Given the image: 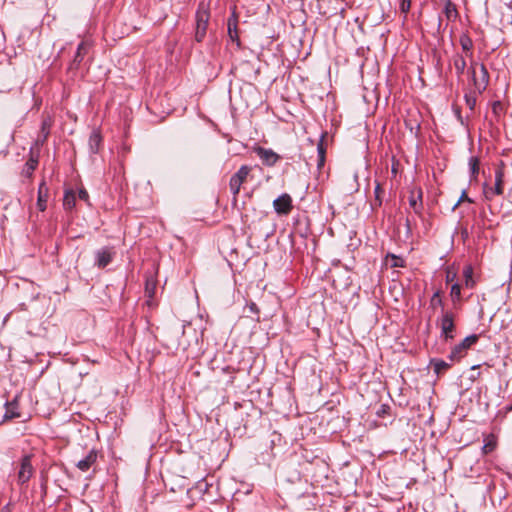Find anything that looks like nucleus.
I'll return each mask as SVG.
<instances>
[{"label":"nucleus","mask_w":512,"mask_h":512,"mask_svg":"<svg viewBox=\"0 0 512 512\" xmlns=\"http://www.w3.org/2000/svg\"><path fill=\"white\" fill-rule=\"evenodd\" d=\"M452 62H453V66L456 71V74H457L458 78L460 79L465 71L466 66H467L466 60L462 55L457 54L452 58Z\"/></svg>","instance_id":"f3484780"},{"label":"nucleus","mask_w":512,"mask_h":512,"mask_svg":"<svg viewBox=\"0 0 512 512\" xmlns=\"http://www.w3.org/2000/svg\"><path fill=\"white\" fill-rule=\"evenodd\" d=\"M497 446V439L494 435L490 434L484 439L482 451L484 454H489L495 450Z\"/></svg>","instance_id":"4be33fe9"},{"label":"nucleus","mask_w":512,"mask_h":512,"mask_svg":"<svg viewBox=\"0 0 512 512\" xmlns=\"http://www.w3.org/2000/svg\"><path fill=\"white\" fill-rule=\"evenodd\" d=\"M451 298L454 302L460 301L461 299V286L458 283H454L451 287L450 292Z\"/></svg>","instance_id":"bb28decb"},{"label":"nucleus","mask_w":512,"mask_h":512,"mask_svg":"<svg viewBox=\"0 0 512 512\" xmlns=\"http://www.w3.org/2000/svg\"><path fill=\"white\" fill-rule=\"evenodd\" d=\"M115 251L112 247H103L95 252V265L99 268L106 267L113 259Z\"/></svg>","instance_id":"6e6552de"},{"label":"nucleus","mask_w":512,"mask_h":512,"mask_svg":"<svg viewBox=\"0 0 512 512\" xmlns=\"http://www.w3.org/2000/svg\"><path fill=\"white\" fill-rule=\"evenodd\" d=\"M479 337L476 334H472L463 339L459 344L453 347L449 354V359L451 361H459L464 357L468 349L477 343Z\"/></svg>","instance_id":"7ed1b4c3"},{"label":"nucleus","mask_w":512,"mask_h":512,"mask_svg":"<svg viewBox=\"0 0 512 512\" xmlns=\"http://www.w3.org/2000/svg\"><path fill=\"white\" fill-rule=\"evenodd\" d=\"M468 75L471 79L475 92L482 94L489 83V73L485 65L472 61L468 69Z\"/></svg>","instance_id":"f257e3e1"},{"label":"nucleus","mask_w":512,"mask_h":512,"mask_svg":"<svg viewBox=\"0 0 512 512\" xmlns=\"http://www.w3.org/2000/svg\"><path fill=\"white\" fill-rule=\"evenodd\" d=\"M317 150H318V155H319L318 166L320 167V166H323V164H324L325 150H324L322 144L318 145Z\"/></svg>","instance_id":"c756f323"},{"label":"nucleus","mask_w":512,"mask_h":512,"mask_svg":"<svg viewBox=\"0 0 512 512\" xmlns=\"http://www.w3.org/2000/svg\"><path fill=\"white\" fill-rule=\"evenodd\" d=\"M102 141V137L100 132L97 130H93L89 137V148L92 153H97Z\"/></svg>","instance_id":"a211bd4d"},{"label":"nucleus","mask_w":512,"mask_h":512,"mask_svg":"<svg viewBox=\"0 0 512 512\" xmlns=\"http://www.w3.org/2000/svg\"><path fill=\"white\" fill-rule=\"evenodd\" d=\"M384 190L379 182L376 183L374 188V201L371 203L372 209L380 207L383 202Z\"/></svg>","instance_id":"412c9836"},{"label":"nucleus","mask_w":512,"mask_h":512,"mask_svg":"<svg viewBox=\"0 0 512 512\" xmlns=\"http://www.w3.org/2000/svg\"><path fill=\"white\" fill-rule=\"evenodd\" d=\"M33 471L34 469L31 463V456L25 455L21 459L20 470L18 472V481L21 484H25L30 480L31 476L33 475Z\"/></svg>","instance_id":"0eeeda50"},{"label":"nucleus","mask_w":512,"mask_h":512,"mask_svg":"<svg viewBox=\"0 0 512 512\" xmlns=\"http://www.w3.org/2000/svg\"><path fill=\"white\" fill-rule=\"evenodd\" d=\"M273 206L278 214H288L292 209V199L288 194H283L273 201Z\"/></svg>","instance_id":"1a4fd4ad"},{"label":"nucleus","mask_w":512,"mask_h":512,"mask_svg":"<svg viewBox=\"0 0 512 512\" xmlns=\"http://www.w3.org/2000/svg\"><path fill=\"white\" fill-rule=\"evenodd\" d=\"M255 152L257 153L259 158L262 160V162L268 166L274 165L279 159V156L271 149L257 147L255 149Z\"/></svg>","instance_id":"f8f14e48"},{"label":"nucleus","mask_w":512,"mask_h":512,"mask_svg":"<svg viewBox=\"0 0 512 512\" xmlns=\"http://www.w3.org/2000/svg\"><path fill=\"white\" fill-rule=\"evenodd\" d=\"M459 42H460V45H461L463 51L466 52V56L471 57L472 56L471 50L473 48V42H472L471 38L468 35L463 34L460 36Z\"/></svg>","instance_id":"5701e85b"},{"label":"nucleus","mask_w":512,"mask_h":512,"mask_svg":"<svg viewBox=\"0 0 512 512\" xmlns=\"http://www.w3.org/2000/svg\"><path fill=\"white\" fill-rule=\"evenodd\" d=\"M464 199H467L468 201H470V199H468V198H467V196H466V193H465V192H463V193H462V195H461L460 199H459V200H458V202L455 204L454 208H455V207H457V206L459 205V203H460L461 201H463Z\"/></svg>","instance_id":"72a5a7b5"},{"label":"nucleus","mask_w":512,"mask_h":512,"mask_svg":"<svg viewBox=\"0 0 512 512\" xmlns=\"http://www.w3.org/2000/svg\"><path fill=\"white\" fill-rule=\"evenodd\" d=\"M504 183V168L503 163L495 171V185L494 187L485 188L484 194L487 199H492L495 195H501L503 193Z\"/></svg>","instance_id":"20e7f679"},{"label":"nucleus","mask_w":512,"mask_h":512,"mask_svg":"<svg viewBox=\"0 0 512 512\" xmlns=\"http://www.w3.org/2000/svg\"><path fill=\"white\" fill-rule=\"evenodd\" d=\"M409 205L416 214H420L422 210V191L420 189L413 190L409 196Z\"/></svg>","instance_id":"2eb2a0df"},{"label":"nucleus","mask_w":512,"mask_h":512,"mask_svg":"<svg viewBox=\"0 0 512 512\" xmlns=\"http://www.w3.org/2000/svg\"><path fill=\"white\" fill-rule=\"evenodd\" d=\"M431 302H432V304H434V303H438L440 305L442 304V300L440 298L439 291L434 293V295L432 296Z\"/></svg>","instance_id":"2f4dec72"},{"label":"nucleus","mask_w":512,"mask_h":512,"mask_svg":"<svg viewBox=\"0 0 512 512\" xmlns=\"http://www.w3.org/2000/svg\"><path fill=\"white\" fill-rule=\"evenodd\" d=\"M455 278H456V274L455 273L448 272L447 275H446V281L447 282H452V281H454Z\"/></svg>","instance_id":"473e14b6"},{"label":"nucleus","mask_w":512,"mask_h":512,"mask_svg":"<svg viewBox=\"0 0 512 512\" xmlns=\"http://www.w3.org/2000/svg\"><path fill=\"white\" fill-rule=\"evenodd\" d=\"M36 163H37L36 161H32V162L30 163V168H31L32 170H33V169H35Z\"/></svg>","instance_id":"c9c22d12"},{"label":"nucleus","mask_w":512,"mask_h":512,"mask_svg":"<svg viewBox=\"0 0 512 512\" xmlns=\"http://www.w3.org/2000/svg\"><path fill=\"white\" fill-rule=\"evenodd\" d=\"M469 166L472 176L475 178L479 172V160L476 157L469 159Z\"/></svg>","instance_id":"cd10ccee"},{"label":"nucleus","mask_w":512,"mask_h":512,"mask_svg":"<svg viewBox=\"0 0 512 512\" xmlns=\"http://www.w3.org/2000/svg\"><path fill=\"white\" fill-rule=\"evenodd\" d=\"M76 202V196L75 193L72 190H68L65 192L64 198H63V206L67 210H71L75 207Z\"/></svg>","instance_id":"b1692460"},{"label":"nucleus","mask_w":512,"mask_h":512,"mask_svg":"<svg viewBox=\"0 0 512 512\" xmlns=\"http://www.w3.org/2000/svg\"><path fill=\"white\" fill-rule=\"evenodd\" d=\"M477 94L478 93L475 92V90H473L469 93H466L464 96L465 103L470 110H474V108H475L476 101H477Z\"/></svg>","instance_id":"a878e982"},{"label":"nucleus","mask_w":512,"mask_h":512,"mask_svg":"<svg viewBox=\"0 0 512 512\" xmlns=\"http://www.w3.org/2000/svg\"><path fill=\"white\" fill-rule=\"evenodd\" d=\"M250 171H251V167H249L247 165H243L230 178L229 187H230V191L233 194L234 202L237 201V196H238V194L240 192L241 185L246 181Z\"/></svg>","instance_id":"f03ea898"},{"label":"nucleus","mask_w":512,"mask_h":512,"mask_svg":"<svg viewBox=\"0 0 512 512\" xmlns=\"http://www.w3.org/2000/svg\"><path fill=\"white\" fill-rule=\"evenodd\" d=\"M237 27H238V16H237L235 8H234L231 16L228 18V21H227L228 36L232 42H236L237 45L239 46L240 39H239Z\"/></svg>","instance_id":"9d476101"},{"label":"nucleus","mask_w":512,"mask_h":512,"mask_svg":"<svg viewBox=\"0 0 512 512\" xmlns=\"http://www.w3.org/2000/svg\"><path fill=\"white\" fill-rule=\"evenodd\" d=\"M96 460L97 452L95 450H91L83 459L76 463V467L82 472H86L96 463Z\"/></svg>","instance_id":"ddd939ff"},{"label":"nucleus","mask_w":512,"mask_h":512,"mask_svg":"<svg viewBox=\"0 0 512 512\" xmlns=\"http://www.w3.org/2000/svg\"><path fill=\"white\" fill-rule=\"evenodd\" d=\"M352 180H353L355 183H357V175H356V174H354V175L352 176ZM357 189H358V184H356V185H355V187L351 188L350 190H355V191H356Z\"/></svg>","instance_id":"f704fd0d"},{"label":"nucleus","mask_w":512,"mask_h":512,"mask_svg":"<svg viewBox=\"0 0 512 512\" xmlns=\"http://www.w3.org/2000/svg\"><path fill=\"white\" fill-rule=\"evenodd\" d=\"M78 197H79V199H80V200L85 201V202H87V203H88V201H89V194H88V192L86 191V189H84V188H81V189L79 190V192H78Z\"/></svg>","instance_id":"7c9ffc66"},{"label":"nucleus","mask_w":512,"mask_h":512,"mask_svg":"<svg viewBox=\"0 0 512 512\" xmlns=\"http://www.w3.org/2000/svg\"><path fill=\"white\" fill-rule=\"evenodd\" d=\"M441 332L444 339L447 341L454 338V314L451 311H445L440 319Z\"/></svg>","instance_id":"39448f33"},{"label":"nucleus","mask_w":512,"mask_h":512,"mask_svg":"<svg viewBox=\"0 0 512 512\" xmlns=\"http://www.w3.org/2000/svg\"><path fill=\"white\" fill-rule=\"evenodd\" d=\"M411 7V0H401L400 11L405 15L409 12Z\"/></svg>","instance_id":"c85d7f7f"},{"label":"nucleus","mask_w":512,"mask_h":512,"mask_svg":"<svg viewBox=\"0 0 512 512\" xmlns=\"http://www.w3.org/2000/svg\"><path fill=\"white\" fill-rule=\"evenodd\" d=\"M88 49H89V45L86 41H82L78 45L76 54L69 65L70 70L78 69V67L80 66L81 62L83 61L85 55L87 54Z\"/></svg>","instance_id":"9b49d317"},{"label":"nucleus","mask_w":512,"mask_h":512,"mask_svg":"<svg viewBox=\"0 0 512 512\" xmlns=\"http://www.w3.org/2000/svg\"><path fill=\"white\" fill-rule=\"evenodd\" d=\"M5 407L6 411L4 414V420H10L20 417V413L18 412L17 399L12 400L11 402H6Z\"/></svg>","instance_id":"dca6fc26"},{"label":"nucleus","mask_w":512,"mask_h":512,"mask_svg":"<svg viewBox=\"0 0 512 512\" xmlns=\"http://www.w3.org/2000/svg\"><path fill=\"white\" fill-rule=\"evenodd\" d=\"M444 14L448 20H456L458 17V11L455 4L451 0H445L444 2Z\"/></svg>","instance_id":"aec40b11"},{"label":"nucleus","mask_w":512,"mask_h":512,"mask_svg":"<svg viewBox=\"0 0 512 512\" xmlns=\"http://www.w3.org/2000/svg\"><path fill=\"white\" fill-rule=\"evenodd\" d=\"M473 267L471 265H466L463 268V277H464V286L466 288L472 289L474 288L476 282L473 278Z\"/></svg>","instance_id":"6ab92c4d"},{"label":"nucleus","mask_w":512,"mask_h":512,"mask_svg":"<svg viewBox=\"0 0 512 512\" xmlns=\"http://www.w3.org/2000/svg\"><path fill=\"white\" fill-rule=\"evenodd\" d=\"M48 191L46 183L44 181L41 182L38 188L37 207L42 212L47 207Z\"/></svg>","instance_id":"4468645a"},{"label":"nucleus","mask_w":512,"mask_h":512,"mask_svg":"<svg viewBox=\"0 0 512 512\" xmlns=\"http://www.w3.org/2000/svg\"><path fill=\"white\" fill-rule=\"evenodd\" d=\"M209 22V13L206 10H198L196 13V32L195 39L201 42L205 35Z\"/></svg>","instance_id":"423d86ee"},{"label":"nucleus","mask_w":512,"mask_h":512,"mask_svg":"<svg viewBox=\"0 0 512 512\" xmlns=\"http://www.w3.org/2000/svg\"><path fill=\"white\" fill-rule=\"evenodd\" d=\"M431 365L433 366L434 372L436 374H440L449 368V364L440 359H433L431 361Z\"/></svg>","instance_id":"393cba45"}]
</instances>
